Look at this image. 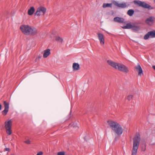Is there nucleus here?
I'll list each match as a JSON object with an SVG mask.
<instances>
[{
    "mask_svg": "<svg viewBox=\"0 0 155 155\" xmlns=\"http://www.w3.org/2000/svg\"><path fill=\"white\" fill-rule=\"evenodd\" d=\"M107 123L114 133L115 141L119 139L123 133V130L121 126L118 123L112 120H108Z\"/></svg>",
    "mask_w": 155,
    "mask_h": 155,
    "instance_id": "1",
    "label": "nucleus"
},
{
    "mask_svg": "<svg viewBox=\"0 0 155 155\" xmlns=\"http://www.w3.org/2000/svg\"><path fill=\"white\" fill-rule=\"evenodd\" d=\"M20 29L23 33L27 35H34L37 32V31L35 28L28 25H21Z\"/></svg>",
    "mask_w": 155,
    "mask_h": 155,
    "instance_id": "2",
    "label": "nucleus"
},
{
    "mask_svg": "<svg viewBox=\"0 0 155 155\" xmlns=\"http://www.w3.org/2000/svg\"><path fill=\"white\" fill-rule=\"evenodd\" d=\"M140 140V134H137L133 139V145L131 151V155H136Z\"/></svg>",
    "mask_w": 155,
    "mask_h": 155,
    "instance_id": "3",
    "label": "nucleus"
},
{
    "mask_svg": "<svg viewBox=\"0 0 155 155\" xmlns=\"http://www.w3.org/2000/svg\"><path fill=\"white\" fill-rule=\"evenodd\" d=\"M12 121L11 120H9L5 122V127L6 130V133L8 135H10L12 134Z\"/></svg>",
    "mask_w": 155,
    "mask_h": 155,
    "instance_id": "4",
    "label": "nucleus"
},
{
    "mask_svg": "<svg viewBox=\"0 0 155 155\" xmlns=\"http://www.w3.org/2000/svg\"><path fill=\"white\" fill-rule=\"evenodd\" d=\"M117 67V69L120 71L125 73H127L129 71L128 68L123 64L118 63Z\"/></svg>",
    "mask_w": 155,
    "mask_h": 155,
    "instance_id": "5",
    "label": "nucleus"
},
{
    "mask_svg": "<svg viewBox=\"0 0 155 155\" xmlns=\"http://www.w3.org/2000/svg\"><path fill=\"white\" fill-rule=\"evenodd\" d=\"M134 2L135 4H137L139 6L144 8H148L150 7V5L144 2H141L140 1H134Z\"/></svg>",
    "mask_w": 155,
    "mask_h": 155,
    "instance_id": "6",
    "label": "nucleus"
},
{
    "mask_svg": "<svg viewBox=\"0 0 155 155\" xmlns=\"http://www.w3.org/2000/svg\"><path fill=\"white\" fill-rule=\"evenodd\" d=\"M155 22V17H150L145 21V23L149 25H152Z\"/></svg>",
    "mask_w": 155,
    "mask_h": 155,
    "instance_id": "7",
    "label": "nucleus"
},
{
    "mask_svg": "<svg viewBox=\"0 0 155 155\" xmlns=\"http://www.w3.org/2000/svg\"><path fill=\"white\" fill-rule=\"evenodd\" d=\"M155 38V31H152L148 32L146 34L144 37V38L145 40H147L150 37Z\"/></svg>",
    "mask_w": 155,
    "mask_h": 155,
    "instance_id": "8",
    "label": "nucleus"
},
{
    "mask_svg": "<svg viewBox=\"0 0 155 155\" xmlns=\"http://www.w3.org/2000/svg\"><path fill=\"white\" fill-rule=\"evenodd\" d=\"M97 35L100 44L101 45H104V35L102 33H97Z\"/></svg>",
    "mask_w": 155,
    "mask_h": 155,
    "instance_id": "9",
    "label": "nucleus"
},
{
    "mask_svg": "<svg viewBox=\"0 0 155 155\" xmlns=\"http://www.w3.org/2000/svg\"><path fill=\"white\" fill-rule=\"evenodd\" d=\"M140 28L141 26L139 23H135L132 24V29L133 31H138L140 30Z\"/></svg>",
    "mask_w": 155,
    "mask_h": 155,
    "instance_id": "10",
    "label": "nucleus"
},
{
    "mask_svg": "<svg viewBox=\"0 0 155 155\" xmlns=\"http://www.w3.org/2000/svg\"><path fill=\"white\" fill-rule=\"evenodd\" d=\"M4 104L5 109L2 111V114L3 115H5L7 114L8 111L9 104L6 101H4Z\"/></svg>",
    "mask_w": 155,
    "mask_h": 155,
    "instance_id": "11",
    "label": "nucleus"
},
{
    "mask_svg": "<svg viewBox=\"0 0 155 155\" xmlns=\"http://www.w3.org/2000/svg\"><path fill=\"white\" fill-rule=\"evenodd\" d=\"M135 68L136 69L138 72V75L141 76L143 74V71L139 63H138L137 65L135 67Z\"/></svg>",
    "mask_w": 155,
    "mask_h": 155,
    "instance_id": "12",
    "label": "nucleus"
},
{
    "mask_svg": "<svg viewBox=\"0 0 155 155\" xmlns=\"http://www.w3.org/2000/svg\"><path fill=\"white\" fill-rule=\"evenodd\" d=\"M107 63L113 68L117 69V66L118 63H115L111 60H108L107 61Z\"/></svg>",
    "mask_w": 155,
    "mask_h": 155,
    "instance_id": "13",
    "label": "nucleus"
},
{
    "mask_svg": "<svg viewBox=\"0 0 155 155\" xmlns=\"http://www.w3.org/2000/svg\"><path fill=\"white\" fill-rule=\"evenodd\" d=\"M46 8L43 7L39 6V16H43L46 12Z\"/></svg>",
    "mask_w": 155,
    "mask_h": 155,
    "instance_id": "14",
    "label": "nucleus"
},
{
    "mask_svg": "<svg viewBox=\"0 0 155 155\" xmlns=\"http://www.w3.org/2000/svg\"><path fill=\"white\" fill-rule=\"evenodd\" d=\"M114 4L119 7L124 8L127 7L126 3L125 2L119 3L118 2H114Z\"/></svg>",
    "mask_w": 155,
    "mask_h": 155,
    "instance_id": "15",
    "label": "nucleus"
},
{
    "mask_svg": "<svg viewBox=\"0 0 155 155\" xmlns=\"http://www.w3.org/2000/svg\"><path fill=\"white\" fill-rule=\"evenodd\" d=\"M51 54L50 50L49 49H48L46 50H45L44 51V53L43 54V58H47Z\"/></svg>",
    "mask_w": 155,
    "mask_h": 155,
    "instance_id": "16",
    "label": "nucleus"
},
{
    "mask_svg": "<svg viewBox=\"0 0 155 155\" xmlns=\"http://www.w3.org/2000/svg\"><path fill=\"white\" fill-rule=\"evenodd\" d=\"M114 21L119 23H122L124 22V19L122 18L119 17H115L114 19Z\"/></svg>",
    "mask_w": 155,
    "mask_h": 155,
    "instance_id": "17",
    "label": "nucleus"
},
{
    "mask_svg": "<svg viewBox=\"0 0 155 155\" xmlns=\"http://www.w3.org/2000/svg\"><path fill=\"white\" fill-rule=\"evenodd\" d=\"M72 67L74 70L77 71L80 69V65L77 63H74L73 64Z\"/></svg>",
    "mask_w": 155,
    "mask_h": 155,
    "instance_id": "18",
    "label": "nucleus"
},
{
    "mask_svg": "<svg viewBox=\"0 0 155 155\" xmlns=\"http://www.w3.org/2000/svg\"><path fill=\"white\" fill-rule=\"evenodd\" d=\"M35 8L33 7H31L28 11V15H32L35 12Z\"/></svg>",
    "mask_w": 155,
    "mask_h": 155,
    "instance_id": "19",
    "label": "nucleus"
},
{
    "mask_svg": "<svg viewBox=\"0 0 155 155\" xmlns=\"http://www.w3.org/2000/svg\"><path fill=\"white\" fill-rule=\"evenodd\" d=\"M132 24L130 23L127 24L126 26H124L122 27L123 29H132Z\"/></svg>",
    "mask_w": 155,
    "mask_h": 155,
    "instance_id": "20",
    "label": "nucleus"
},
{
    "mask_svg": "<svg viewBox=\"0 0 155 155\" xmlns=\"http://www.w3.org/2000/svg\"><path fill=\"white\" fill-rule=\"evenodd\" d=\"M134 13V11L133 9L129 10L127 12V14L130 16H132Z\"/></svg>",
    "mask_w": 155,
    "mask_h": 155,
    "instance_id": "21",
    "label": "nucleus"
},
{
    "mask_svg": "<svg viewBox=\"0 0 155 155\" xmlns=\"http://www.w3.org/2000/svg\"><path fill=\"white\" fill-rule=\"evenodd\" d=\"M55 40L56 41L61 43L63 41V39L59 36H56L55 38Z\"/></svg>",
    "mask_w": 155,
    "mask_h": 155,
    "instance_id": "22",
    "label": "nucleus"
},
{
    "mask_svg": "<svg viewBox=\"0 0 155 155\" xmlns=\"http://www.w3.org/2000/svg\"><path fill=\"white\" fill-rule=\"evenodd\" d=\"M111 3H104L103 5V7L104 8H105L106 7H111L112 6Z\"/></svg>",
    "mask_w": 155,
    "mask_h": 155,
    "instance_id": "23",
    "label": "nucleus"
},
{
    "mask_svg": "<svg viewBox=\"0 0 155 155\" xmlns=\"http://www.w3.org/2000/svg\"><path fill=\"white\" fill-rule=\"evenodd\" d=\"M133 95H128L127 97V99L129 101H130L133 97Z\"/></svg>",
    "mask_w": 155,
    "mask_h": 155,
    "instance_id": "24",
    "label": "nucleus"
},
{
    "mask_svg": "<svg viewBox=\"0 0 155 155\" xmlns=\"http://www.w3.org/2000/svg\"><path fill=\"white\" fill-rule=\"evenodd\" d=\"M65 153L64 152H60L58 153V155H65Z\"/></svg>",
    "mask_w": 155,
    "mask_h": 155,
    "instance_id": "25",
    "label": "nucleus"
},
{
    "mask_svg": "<svg viewBox=\"0 0 155 155\" xmlns=\"http://www.w3.org/2000/svg\"><path fill=\"white\" fill-rule=\"evenodd\" d=\"M35 16H38L39 15V8H38L36 12L35 13Z\"/></svg>",
    "mask_w": 155,
    "mask_h": 155,
    "instance_id": "26",
    "label": "nucleus"
},
{
    "mask_svg": "<svg viewBox=\"0 0 155 155\" xmlns=\"http://www.w3.org/2000/svg\"><path fill=\"white\" fill-rule=\"evenodd\" d=\"M25 143L27 144H30L31 142L29 140H27L26 141H25Z\"/></svg>",
    "mask_w": 155,
    "mask_h": 155,
    "instance_id": "27",
    "label": "nucleus"
},
{
    "mask_svg": "<svg viewBox=\"0 0 155 155\" xmlns=\"http://www.w3.org/2000/svg\"><path fill=\"white\" fill-rule=\"evenodd\" d=\"M72 125L75 128L78 127L77 125V124H74Z\"/></svg>",
    "mask_w": 155,
    "mask_h": 155,
    "instance_id": "28",
    "label": "nucleus"
},
{
    "mask_svg": "<svg viewBox=\"0 0 155 155\" xmlns=\"http://www.w3.org/2000/svg\"><path fill=\"white\" fill-rule=\"evenodd\" d=\"M5 150L6 151H10V149L8 148H5Z\"/></svg>",
    "mask_w": 155,
    "mask_h": 155,
    "instance_id": "29",
    "label": "nucleus"
},
{
    "mask_svg": "<svg viewBox=\"0 0 155 155\" xmlns=\"http://www.w3.org/2000/svg\"><path fill=\"white\" fill-rule=\"evenodd\" d=\"M43 153L42 151H39V155H42Z\"/></svg>",
    "mask_w": 155,
    "mask_h": 155,
    "instance_id": "30",
    "label": "nucleus"
},
{
    "mask_svg": "<svg viewBox=\"0 0 155 155\" xmlns=\"http://www.w3.org/2000/svg\"><path fill=\"white\" fill-rule=\"evenodd\" d=\"M142 150L143 151H145V147H144V148H142Z\"/></svg>",
    "mask_w": 155,
    "mask_h": 155,
    "instance_id": "31",
    "label": "nucleus"
},
{
    "mask_svg": "<svg viewBox=\"0 0 155 155\" xmlns=\"http://www.w3.org/2000/svg\"><path fill=\"white\" fill-rule=\"evenodd\" d=\"M153 69L155 70V65H153L152 66Z\"/></svg>",
    "mask_w": 155,
    "mask_h": 155,
    "instance_id": "32",
    "label": "nucleus"
},
{
    "mask_svg": "<svg viewBox=\"0 0 155 155\" xmlns=\"http://www.w3.org/2000/svg\"><path fill=\"white\" fill-rule=\"evenodd\" d=\"M37 155H39V152L37 153Z\"/></svg>",
    "mask_w": 155,
    "mask_h": 155,
    "instance_id": "33",
    "label": "nucleus"
},
{
    "mask_svg": "<svg viewBox=\"0 0 155 155\" xmlns=\"http://www.w3.org/2000/svg\"><path fill=\"white\" fill-rule=\"evenodd\" d=\"M154 2L155 3V0H154Z\"/></svg>",
    "mask_w": 155,
    "mask_h": 155,
    "instance_id": "34",
    "label": "nucleus"
},
{
    "mask_svg": "<svg viewBox=\"0 0 155 155\" xmlns=\"http://www.w3.org/2000/svg\"><path fill=\"white\" fill-rule=\"evenodd\" d=\"M11 155H14L13 154H11Z\"/></svg>",
    "mask_w": 155,
    "mask_h": 155,
    "instance_id": "35",
    "label": "nucleus"
}]
</instances>
